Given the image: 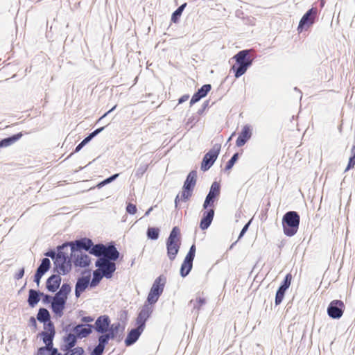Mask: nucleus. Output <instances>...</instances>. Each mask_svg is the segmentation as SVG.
I'll list each match as a JSON object with an SVG mask.
<instances>
[{
    "label": "nucleus",
    "instance_id": "c85d7f7f",
    "mask_svg": "<svg viewBox=\"0 0 355 355\" xmlns=\"http://www.w3.org/2000/svg\"><path fill=\"white\" fill-rule=\"evenodd\" d=\"M40 301L39 293L33 289L29 291L28 302L29 305L32 307L35 306V304L38 303Z\"/></svg>",
    "mask_w": 355,
    "mask_h": 355
},
{
    "label": "nucleus",
    "instance_id": "7c9ffc66",
    "mask_svg": "<svg viewBox=\"0 0 355 355\" xmlns=\"http://www.w3.org/2000/svg\"><path fill=\"white\" fill-rule=\"evenodd\" d=\"M114 334L113 331H111L108 334L101 335L98 338V344H101V345H103L105 347V345H107L108 343L109 340L110 338H114Z\"/></svg>",
    "mask_w": 355,
    "mask_h": 355
},
{
    "label": "nucleus",
    "instance_id": "8fccbe9b",
    "mask_svg": "<svg viewBox=\"0 0 355 355\" xmlns=\"http://www.w3.org/2000/svg\"><path fill=\"white\" fill-rule=\"evenodd\" d=\"M250 223V220L243 227V228L242 229V230L239 234L238 240H239L243 236V234L246 232V231L248 229Z\"/></svg>",
    "mask_w": 355,
    "mask_h": 355
},
{
    "label": "nucleus",
    "instance_id": "9d476101",
    "mask_svg": "<svg viewBox=\"0 0 355 355\" xmlns=\"http://www.w3.org/2000/svg\"><path fill=\"white\" fill-rule=\"evenodd\" d=\"M98 270L104 275L107 279L112 277L113 273L116 270V264L113 261H110L107 259H98L95 263Z\"/></svg>",
    "mask_w": 355,
    "mask_h": 355
},
{
    "label": "nucleus",
    "instance_id": "39448f33",
    "mask_svg": "<svg viewBox=\"0 0 355 355\" xmlns=\"http://www.w3.org/2000/svg\"><path fill=\"white\" fill-rule=\"evenodd\" d=\"M89 253L98 257L99 259H107L110 261H114L119 257V252L116 247L110 244L107 246L103 244H96L89 251Z\"/></svg>",
    "mask_w": 355,
    "mask_h": 355
},
{
    "label": "nucleus",
    "instance_id": "aec40b11",
    "mask_svg": "<svg viewBox=\"0 0 355 355\" xmlns=\"http://www.w3.org/2000/svg\"><path fill=\"white\" fill-rule=\"evenodd\" d=\"M50 265L51 262L48 258H44L42 259V263L35 275L34 280L35 282H37V284H39L42 275L49 269Z\"/></svg>",
    "mask_w": 355,
    "mask_h": 355
},
{
    "label": "nucleus",
    "instance_id": "58836bf2",
    "mask_svg": "<svg viewBox=\"0 0 355 355\" xmlns=\"http://www.w3.org/2000/svg\"><path fill=\"white\" fill-rule=\"evenodd\" d=\"M292 278V275L291 273H288L286 275L285 279L281 286L285 288L286 289H288L291 284Z\"/></svg>",
    "mask_w": 355,
    "mask_h": 355
},
{
    "label": "nucleus",
    "instance_id": "dca6fc26",
    "mask_svg": "<svg viewBox=\"0 0 355 355\" xmlns=\"http://www.w3.org/2000/svg\"><path fill=\"white\" fill-rule=\"evenodd\" d=\"M69 245L71 247L72 252L75 250L78 251V249H84L87 251H90L94 246L92 241L87 238L71 242Z\"/></svg>",
    "mask_w": 355,
    "mask_h": 355
},
{
    "label": "nucleus",
    "instance_id": "052dcab7",
    "mask_svg": "<svg viewBox=\"0 0 355 355\" xmlns=\"http://www.w3.org/2000/svg\"><path fill=\"white\" fill-rule=\"evenodd\" d=\"M119 174H115L110 178H107L108 181L110 182H111L112 181H113L114 180H115L117 177H118Z\"/></svg>",
    "mask_w": 355,
    "mask_h": 355
},
{
    "label": "nucleus",
    "instance_id": "72a5a7b5",
    "mask_svg": "<svg viewBox=\"0 0 355 355\" xmlns=\"http://www.w3.org/2000/svg\"><path fill=\"white\" fill-rule=\"evenodd\" d=\"M159 230L157 227H148L147 230V236L149 239L155 240L158 238Z\"/></svg>",
    "mask_w": 355,
    "mask_h": 355
},
{
    "label": "nucleus",
    "instance_id": "5701e85b",
    "mask_svg": "<svg viewBox=\"0 0 355 355\" xmlns=\"http://www.w3.org/2000/svg\"><path fill=\"white\" fill-rule=\"evenodd\" d=\"M73 331L76 334L77 337L80 338H85L92 333V326H84L83 324H78L73 328Z\"/></svg>",
    "mask_w": 355,
    "mask_h": 355
},
{
    "label": "nucleus",
    "instance_id": "4be33fe9",
    "mask_svg": "<svg viewBox=\"0 0 355 355\" xmlns=\"http://www.w3.org/2000/svg\"><path fill=\"white\" fill-rule=\"evenodd\" d=\"M61 277L58 275H51L46 282V288L49 291L55 292L60 286Z\"/></svg>",
    "mask_w": 355,
    "mask_h": 355
},
{
    "label": "nucleus",
    "instance_id": "cd10ccee",
    "mask_svg": "<svg viewBox=\"0 0 355 355\" xmlns=\"http://www.w3.org/2000/svg\"><path fill=\"white\" fill-rule=\"evenodd\" d=\"M37 318L39 321L44 322V324L51 322L49 313L47 309L44 308L40 309Z\"/></svg>",
    "mask_w": 355,
    "mask_h": 355
},
{
    "label": "nucleus",
    "instance_id": "e2e57ef3",
    "mask_svg": "<svg viewBox=\"0 0 355 355\" xmlns=\"http://www.w3.org/2000/svg\"><path fill=\"white\" fill-rule=\"evenodd\" d=\"M351 156H355V145H354L351 148Z\"/></svg>",
    "mask_w": 355,
    "mask_h": 355
},
{
    "label": "nucleus",
    "instance_id": "79ce46f5",
    "mask_svg": "<svg viewBox=\"0 0 355 355\" xmlns=\"http://www.w3.org/2000/svg\"><path fill=\"white\" fill-rule=\"evenodd\" d=\"M137 211V207L135 205L129 203L126 207V211L130 214H135Z\"/></svg>",
    "mask_w": 355,
    "mask_h": 355
},
{
    "label": "nucleus",
    "instance_id": "603ef678",
    "mask_svg": "<svg viewBox=\"0 0 355 355\" xmlns=\"http://www.w3.org/2000/svg\"><path fill=\"white\" fill-rule=\"evenodd\" d=\"M189 98V96L188 94H185V95H183L182 96H181L179 100H178V103L180 104V103H182L185 101H187Z\"/></svg>",
    "mask_w": 355,
    "mask_h": 355
},
{
    "label": "nucleus",
    "instance_id": "f3484780",
    "mask_svg": "<svg viewBox=\"0 0 355 355\" xmlns=\"http://www.w3.org/2000/svg\"><path fill=\"white\" fill-rule=\"evenodd\" d=\"M90 275L78 279L75 288V294L77 297H80L89 285L90 286Z\"/></svg>",
    "mask_w": 355,
    "mask_h": 355
},
{
    "label": "nucleus",
    "instance_id": "2eb2a0df",
    "mask_svg": "<svg viewBox=\"0 0 355 355\" xmlns=\"http://www.w3.org/2000/svg\"><path fill=\"white\" fill-rule=\"evenodd\" d=\"M66 299V296L61 297V292H58L53 297V300L51 304V308L53 311L60 317L62 316L63 313Z\"/></svg>",
    "mask_w": 355,
    "mask_h": 355
},
{
    "label": "nucleus",
    "instance_id": "1a4fd4ad",
    "mask_svg": "<svg viewBox=\"0 0 355 355\" xmlns=\"http://www.w3.org/2000/svg\"><path fill=\"white\" fill-rule=\"evenodd\" d=\"M318 15V9L312 8L309 10L302 17L297 26V31L299 33H302L304 30H307L315 22V18Z\"/></svg>",
    "mask_w": 355,
    "mask_h": 355
},
{
    "label": "nucleus",
    "instance_id": "b1692460",
    "mask_svg": "<svg viewBox=\"0 0 355 355\" xmlns=\"http://www.w3.org/2000/svg\"><path fill=\"white\" fill-rule=\"evenodd\" d=\"M197 180L196 171H191L187 177V179L184 183L183 187L186 189L193 191Z\"/></svg>",
    "mask_w": 355,
    "mask_h": 355
},
{
    "label": "nucleus",
    "instance_id": "6ab92c4d",
    "mask_svg": "<svg viewBox=\"0 0 355 355\" xmlns=\"http://www.w3.org/2000/svg\"><path fill=\"white\" fill-rule=\"evenodd\" d=\"M252 136V129L249 125H245L241 133L239 134L236 144L239 147H241L245 144V143L250 139Z\"/></svg>",
    "mask_w": 355,
    "mask_h": 355
},
{
    "label": "nucleus",
    "instance_id": "69168bd1",
    "mask_svg": "<svg viewBox=\"0 0 355 355\" xmlns=\"http://www.w3.org/2000/svg\"><path fill=\"white\" fill-rule=\"evenodd\" d=\"M108 183H110V182L108 181V180H107V178L106 180H105L104 181H103V182L100 184V185H101V184H103H103H108Z\"/></svg>",
    "mask_w": 355,
    "mask_h": 355
},
{
    "label": "nucleus",
    "instance_id": "680f3d73",
    "mask_svg": "<svg viewBox=\"0 0 355 355\" xmlns=\"http://www.w3.org/2000/svg\"><path fill=\"white\" fill-rule=\"evenodd\" d=\"M84 146V145H82V143L80 142L76 148V150L75 151L76 152H78Z\"/></svg>",
    "mask_w": 355,
    "mask_h": 355
},
{
    "label": "nucleus",
    "instance_id": "473e14b6",
    "mask_svg": "<svg viewBox=\"0 0 355 355\" xmlns=\"http://www.w3.org/2000/svg\"><path fill=\"white\" fill-rule=\"evenodd\" d=\"M159 297V296H158L157 295L155 294L154 293L150 291L148 293V297H147L148 303H145L144 305L148 304V305H150L151 307H153V305L157 302ZM152 309H153V308H152Z\"/></svg>",
    "mask_w": 355,
    "mask_h": 355
},
{
    "label": "nucleus",
    "instance_id": "0eeeda50",
    "mask_svg": "<svg viewBox=\"0 0 355 355\" xmlns=\"http://www.w3.org/2000/svg\"><path fill=\"white\" fill-rule=\"evenodd\" d=\"M54 265L56 270L62 275L67 274L71 269V259L64 252L59 250L56 254Z\"/></svg>",
    "mask_w": 355,
    "mask_h": 355
},
{
    "label": "nucleus",
    "instance_id": "bf43d9fd",
    "mask_svg": "<svg viewBox=\"0 0 355 355\" xmlns=\"http://www.w3.org/2000/svg\"><path fill=\"white\" fill-rule=\"evenodd\" d=\"M119 174H115L110 178H107L108 181L110 182H111L112 181H113L114 180H115L117 177H118Z\"/></svg>",
    "mask_w": 355,
    "mask_h": 355
},
{
    "label": "nucleus",
    "instance_id": "a211bd4d",
    "mask_svg": "<svg viewBox=\"0 0 355 355\" xmlns=\"http://www.w3.org/2000/svg\"><path fill=\"white\" fill-rule=\"evenodd\" d=\"M110 324V318L107 315H101L96 320L95 329L99 333H105L107 331Z\"/></svg>",
    "mask_w": 355,
    "mask_h": 355
},
{
    "label": "nucleus",
    "instance_id": "20e7f679",
    "mask_svg": "<svg viewBox=\"0 0 355 355\" xmlns=\"http://www.w3.org/2000/svg\"><path fill=\"white\" fill-rule=\"evenodd\" d=\"M300 222V216L296 211L286 212L282 218L284 234L289 237L294 236L298 231Z\"/></svg>",
    "mask_w": 355,
    "mask_h": 355
},
{
    "label": "nucleus",
    "instance_id": "37998d69",
    "mask_svg": "<svg viewBox=\"0 0 355 355\" xmlns=\"http://www.w3.org/2000/svg\"><path fill=\"white\" fill-rule=\"evenodd\" d=\"M355 166V156H351L349 159L348 164L345 170V172L353 168Z\"/></svg>",
    "mask_w": 355,
    "mask_h": 355
},
{
    "label": "nucleus",
    "instance_id": "6e6552de",
    "mask_svg": "<svg viewBox=\"0 0 355 355\" xmlns=\"http://www.w3.org/2000/svg\"><path fill=\"white\" fill-rule=\"evenodd\" d=\"M220 147V144H215L213 148L205 155L201 162L200 168L202 171H206L209 170L214 164L219 155Z\"/></svg>",
    "mask_w": 355,
    "mask_h": 355
},
{
    "label": "nucleus",
    "instance_id": "e433bc0d",
    "mask_svg": "<svg viewBox=\"0 0 355 355\" xmlns=\"http://www.w3.org/2000/svg\"><path fill=\"white\" fill-rule=\"evenodd\" d=\"M211 85H209V84L204 85L203 86L201 87L200 89H199L198 90V93L199 96H201L202 98H204L207 96V94L211 90Z\"/></svg>",
    "mask_w": 355,
    "mask_h": 355
},
{
    "label": "nucleus",
    "instance_id": "423d86ee",
    "mask_svg": "<svg viewBox=\"0 0 355 355\" xmlns=\"http://www.w3.org/2000/svg\"><path fill=\"white\" fill-rule=\"evenodd\" d=\"M180 245V230L178 227H174L166 241L167 255L171 261L176 258Z\"/></svg>",
    "mask_w": 355,
    "mask_h": 355
},
{
    "label": "nucleus",
    "instance_id": "a19ab883",
    "mask_svg": "<svg viewBox=\"0 0 355 355\" xmlns=\"http://www.w3.org/2000/svg\"><path fill=\"white\" fill-rule=\"evenodd\" d=\"M104 347L98 344L92 352L90 355H102L104 351Z\"/></svg>",
    "mask_w": 355,
    "mask_h": 355
},
{
    "label": "nucleus",
    "instance_id": "f257e3e1",
    "mask_svg": "<svg viewBox=\"0 0 355 355\" xmlns=\"http://www.w3.org/2000/svg\"><path fill=\"white\" fill-rule=\"evenodd\" d=\"M220 187L219 183L214 182L212 183L209 192L203 204L202 218L200 220V227L202 230H206L211 225L214 216V203L220 196Z\"/></svg>",
    "mask_w": 355,
    "mask_h": 355
},
{
    "label": "nucleus",
    "instance_id": "49530a36",
    "mask_svg": "<svg viewBox=\"0 0 355 355\" xmlns=\"http://www.w3.org/2000/svg\"><path fill=\"white\" fill-rule=\"evenodd\" d=\"M202 98V97L201 96H199V94H198V92H196V93L193 95V96H192V98H191V101H190V105H193V104H195L196 103H197L198 101H199Z\"/></svg>",
    "mask_w": 355,
    "mask_h": 355
},
{
    "label": "nucleus",
    "instance_id": "13d9d810",
    "mask_svg": "<svg viewBox=\"0 0 355 355\" xmlns=\"http://www.w3.org/2000/svg\"><path fill=\"white\" fill-rule=\"evenodd\" d=\"M116 105H114L112 109H110L109 111H107L106 113H105L100 119L106 116L109 113L112 112L116 108Z\"/></svg>",
    "mask_w": 355,
    "mask_h": 355
},
{
    "label": "nucleus",
    "instance_id": "864d4df0",
    "mask_svg": "<svg viewBox=\"0 0 355 355\" xmlns=\"http://www.w3.org/2000/svg\"><path fill=\"white\" fill-rule=\"evenodd\" d=\"M83 322H91L94 321V318L90 316H85L82 318Z\"/></svg>",
    "mask_w": 355,
    "mask_h": 355
},
{
    "label": "nucleus",
    "instance_id": "5fc2aeb1",
    "mask_svg": "<svg viewBox=\"0 0 355 355\" xmlns=\"http://www.w3.org/2000/svg\"><path fill=\"white\" fill-rule=\"evenodd\" d=\"M56 254H55L54 252H49L46 253V255L54 259V261L55 260Z\"/></svg>",
    "mask_w": 355,
    "mask_h": 355
},
{
    "label": "nucleus",
    "instance_id": "c03bdc74",
    "mask_svg": "<svg viewBox=\"0 0 355 355\" xmlns=\"http://www.w3.org/2000/svg\"><path fill=\"white\" fill-rule=\"evenodd\" d=\"M70 291V287L69 285L63 284L60 291L59 292H61V297L66 296L67 294Z\"/></svg>",
    "mask_w": 355,
    "mask_h": 355
},
{
    "label": "nucleus",
    "instance_id": "a18cd8bd",
    "mask_svg": "<svg viewBox=\"0 0 355 355\" xmlns=\"http://www.w3.org/2000/svg\"><path fill=\"white\" fill-rule=\"evenodd\" d=\"M147 169H148V165H144V166L139 167L136 172V175L137 177L142 176L144 174V173L147 171Z\"/></svg>",
    "mask_w": 355,
    "mask_h": 355
},
{
    "label": "nucleus",
    "instance_id": "c756f323",
    "mask_svg": "<svg viewBox=\"0 0 355 355\" xmlns=\"http://www.w3.org/2000/svg\"><path fill=\"white\" fill-rule=\"evenodd\" d=\"M101 272V270L98 268L93 272V278L90 282V287H96L102 278L104 277V275Z\"/></svg>",
    "mask_w": 355,
    "mask_h": 355
},
{
    "label": "nucleus",
    "instance_id": "ddd939ff",
    "mask_svg": "<svg viewBox=\"0 0 355 355\" xmlns=\"http://www.w3.org/2000/svg\"><path fill=\"white\" fill-rule=\"evenodd\" d=\"M44 331L40 333L43 342L48 347H53V340L55 336L54 325L51 322L44 324Z\"/></svg>",
    "mask_w": 355,
    "mask_h": 355
},
{
    "label": "nucleus",
    "instance_id": "a878e982",
    "mask_svg": "<svg viewBox=\"0 0 355 355\" xmlns=\"http://www.w3.org/2000/svg\"><path fill=\"white\" fill-rule=\"evenodd\" d=\"M22 136V133L19 132L18 134H16L10 137L2 139L0 141V148L4 147V146H8L12 144H14L15 141H17L18 139H19Z\"/></svg>",
    "mask_w": 355,
    "mask_h": 355
},
{
    "label": "nucleus",
    "instance_id": "412c9836",
    "mask_svg": "<svg viewBox=\"0 0 355 355\" xmlns=\"http://www.w3.org/2000/svg\"><path fill=\"white\" fill-rule=\"evenodd\" d=\"M165 284L166 277L162 275L159 276L155 280L150 291L154 293L158 296H160L163 293Z\"/></svg>",
    "mask_w": 355,
    "mask_h": 355
},
{
    "label": "nucleus",
    "instance_id": "9b49d317",
    "mask_svg": "<svg viewBox=\"0 0 355 355\" xmlns=\"http://www.w3.org/2000/svg\"><path fill=\"white\" fill-rule=\"evenodd\" d=\"M196 250V245L193 244L191 246L187 254L186 255L180 268V275L182 277H185L192 269L193 261L195 257Z\"/></svg>",
    "mask_w": 355,
    "mask_h": 355
},
{
    "label": "nucleus",
    "instance_id": "6e6d98bb",
    "mask_svg": "<svg viewBox=\"0 0 355 355\" xmlns=\"http://www.w3.org/2000/svg\"><path fill=\"white\" fill-rule=\"evenodd\" d=\"M30 322L31 323V324H32L34 327H36V326H37V322H36V320L35 319V318L31 317V318H30Z\"/></svg>",
    "mask_w": 355,
    "mask_h": 355
},
{
    "label": "nucleus",
    "instance_id": "4468645a",
    "mask_svg": "<svg viewBox=\"0 0 355 355\" xmlns=\"http://www.w3.org/2000/svg\"><path fill=\"white\" fill-rule=\"evenodd\" d=\"M73 262L76 267L86 268L90 265L91 259L89 255L81 251H74L71 252Z\"/></svg>",
    "mask_w": 355,
    "mask_h": 355
},
{
    "label": "nucleus",
    "instance_id": "09e8293b",
    "mask_svg": "<svg viewBox=\"0 0 355 355\" xmlns=\"http://www.w3.org/2000/svg\"><path fill=\"white\" fill-rule=\"evenodd\" d=\"M52 349V347H48L46 345L45 347H40L37 352L38 355H45L46 351H50Z\"/></svg>",
    "mask_w": 355,
    "mask_h": 355
},
{
    "label": "nucleus",
    "instance_id": "338daca9",
    "mask_svg": "<svg viewBox=\"0 0 355 355\" xmlns=\"http://www.w3.org/2000/svg\"><path fill=\"white\" fill-rule=\"evenodd\" d=\"M234 133L232 135V136L230 137L229 140L232 139V137L234 136Z\"/></svg>",
    "mask_w": 355,
    "mask_h": 355
},
{
    "label": "nucleus",
    "instance_id": "393cba45",
    "mask_svg": "<svg viewBox=\"0 0 355 355\" xmlns=\"http://www.w3.org/2000/svg\"><path fill=\"white\" fill-rule=\"evenodd\" d=\"M192 193V191L186 189L183 187L181 193L178 194L175 199V207H178V203L180 202L187 201L191 197Z\"/></svg>",
    "mask_w": 355,
    "mask_h": 355
},
{
    "label": "nucleus",
    "instance_id": "c9c22d12",
    "mask_svg": "<svg viewBox=\"0 0 355 355\" xmlns=\"http://www.w3.org/2000/svg\"><path fill=\"white\" fill-rule=\"evenodd\" d=\"M191 304H193V308L196 309H200L202 305L206 303V300L203 297H197L196 300H191L190 301Z\"/></svg>",
    "mask_w": 355,
    "mask_h": 355
},
{
    "label": "nucleus",
    "instance_id": "f03ea898",
    "mask_svg": "<svg viewBox=\"0 0 355 355\" xmlns=\"http://www.w3.org/2000/svg\"><path fill=\"white\" fill-rule=\"evenodd\" d=\"M152 313L153 309L150 305L146 304L142 306L136 318L135 324L137 327L132 329L128 334L125 340L126 346L132 345L138 340L145 329L146 322L150 317Z\"/></svg>",
    "mask_w": 355,
    "mask_h": 355
},
{
    "label": "nucleus",
    "instance_id": "f704fd0d",
    "mask_svg": "<svg viewBox=\"0 0 355 355\" xmlns=\"http://www.w3.org/2000/svg\"><path fill=\"white\" fill-rule=\"evenodd\" d=\"M187 3H184L182 6H180L172 15L171 17V21L174 23L178 22L179 17L182 15V12L186 6Z\"/></svg>",
    "mask_w": 355,
    "mask_h": 355
},
{
    "label": "nucleus",
    "instance_id": "de8ad7c7",
    "mask_svg": "<svg viewBox=\"0 0 355 355\" xmlns=\"http://www.w3.org/2000/svg\"><path fill=\"white\" fill-rule=\"evenodd\" d=\"M202 98V97L201 96H199V94H198V92H196V93L193 95V96H192V98H191V101H190V105H193V104H195L196 103H197L198 101H199Z\"/></svg>",
    "mask_w": 355,
    "mask_h": 355
},
{
    "label": "nucleus",
    "instance_id": "2f4dec72",
    "mask_svg": "<svg viewBox=\"0 0 355 355\" xmlns=\"http://www.w3.org/2000/svg\"><path fill=\"white\" fill-rule=\"evenodd\" d=\"M287 289L285 288H283L282 286H280L277 291L276 296H275V304L278 305L279 304L284 297L285 292Z\"/></svg>",
    "mask_w": 355,
    "mask_h": 355
},
{
    "label": "nucleus",
    "instance_id": "bb28decb",
    "mask_svg": "<svg viewBox=\"0 0 355 355\" xmlns=\"http://www.w3.org/2000/svg\"><path fill=\"white\" fill-rule=\"evenodd\" d=\"M77 340V336L75 333L69 334L64 338L65 349H73Z\"/></svg>",
    "mask_w": 355,
    "mask_h": 355
},
{
    "label": "nucleus",
    "instance_id": "ea45409f",
    "mask_svg": "<svg viewBox=\"0 0 355 355\" xmlns=\"http://www.w3.org/2000/svg\"><path fill=\"white\" fill-rule=\"evenodd\" d=\"M238 157H239V154L238 153H235L232 157L228 161V162L226 164V166H225V169L226 170H230L232 168V166H234V163L236 162V160L238 159Z\"/></svg>",
    "mask_w": 355,
    "mask_h": 355
},
{
    "label": "nucleus",
    "instance_id": "3c124183",
    "mask_svg": "<svg viewBox=\"0 0 355 355\" xmlns=\"http://www.w3.org/2000/svg\"><path fill=\"white\" fill-rule=\"evenodd\" d=\"M24 275V268H21L19 270V272L15 275V279H20L23 277Z\"/></svg>",
    "mask_w": 355,
    "mask_h": 355
},
{
    "label": "nucleus",
    "instance_id": "7ed1b4c3",
    "mask_svg": "<svg viewBox=\"0 0 355 355\" xmlns=\"http://www.w3.org/2000/svg\"><path fill=\"white\" fill-rule=\"evenodd\" d=\"M252 50H242L238 52L234 57L236 64L232 67L236 78L243 75L248 69L252 65L254 56L251 55Z\"/></svg>",
    "mask_w": 355,
    "mask_h": 355
},
{
    "label": "nucleus",
    "instance_id": "f8f14e48",
    "mask_svg": "<svg viewBox=\"0 0 355 355\" xmlns=\"http://www.w3.org/2000/svg\"><path fill=\"white\" fill-rule=\"evenodd\" d=\"M344 309L345 304L343 302L339 300H335L330 302L327 309V313L329 317L338 319L342 317Z\"/></svg>",
    "mask_w": 355,
    "mask_h": 355
},
{
    "label": "nucleus",
    "instance_id": "0e129e2a",
    "mask_svg": "<svg viewBox=\"0 0 355 355\" xmlns=\"http://www.w3.org/2000/svg\"><path fill=\"white\" fill-rule=\"evenodd\" d=\"M153 207H150L147 211L145 213V216H148L150 213V211L153 210Z\"/></svg>",
    "mask_w": 355,
    "mask_h": 355
},
{
    "label": "nucleus",
    "instance_id": "4d7b16f0",
    "mask_svg": "<svg viewBox=\"0 0 355 355\" xmlns=\"http://www.w3.org/2000/svg\"><path fill=\"white\" fill-rule=\"evenodd\" d=\"M51 355H62L61 353H59L58 352V349L54 348L51 350Z\"/></svg>",
    "mask_w": 355,
    "mask_h": 355
},
{
    "label": "nucleus",
    "instance_id": "4c0bfd02",
    "mask_svg": "<svg viewBox=\"0 0 355 355\" xmlns=\"http://www.w3.org/2000/svg\"><path fill=\"white\" fill-rule=\"evenodd\" d=\"M103 130V128H100L94 130L93 132H92L88 137L85 138L82 141V145H85L87 143H88L94 136H96L97 134L101 132Z\"/></svg>",
    "mask_w": 355,
    "mask_h": 355
}]
</instances>
